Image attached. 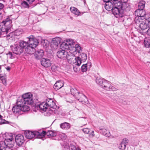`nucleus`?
I'll use <instances>...</instances> for the list:
<instances>
[{
  "instance_id": "nucleus-1",
  "label": "nucleus",
  "mask_w": 150,
  "mask_h": 150,
  "mask_svg": "<svg viewBox=\"0 0 150 150\" xmlns=\"http://www.w3.org/2000/svg\"><path fill=\"white\" fill-rule=\"evenodd\" d=\"M74 42L71 39H68L62 42L60 45V48L66 49L71 51V52H74L75 51H79L81 50V47L78 44H76L75 46H73Z\"/></svg>"
},
{
  "instance_id": "nucleus-2",
  "label": "nucleus",
  "mask_w": 150,
  "mask_h": 150,
  "mask_svg": "<svg viewBox=\"0 0 150 150\" xmlns=\"http://www.w3.org/2000/svg\"><path fill=\"white\" fill-rule=\"evenodd\" d=\"M29 39L28 45L27 46L25 50L30 54H32L35 52V48L38 45V42L34 38L33 35H31L28 38Z\"/></svg>"
},
{
  "instance_id": "nucleus-3",
  "label": "nucleus",
  "mask_w": 150,
  "mask_h": 150,
  "mask_svg": "<svg viewBox=\"0 0 150 150\" xmlns=\"http://www.w3.org/2000/svg\"><path fill=\"white\" fill-rule=\"evenodd\" d=\"M113 4L114 6L111 10L112 13L117 18L122 17L123 16V14L122 10L121 9L120 2L118 0H113Z\"/></svg>"
},
{
  "instance_id": "nucleus-4",
  "label": "nucleus",
  "mask_w": 150,
  "mask_h": 150,
  "mask_svg": "<svg viewBox=\"0 0 150 150\" xmlns=\"http://www.w3.org/2000/svg\"><path fill=\"white\" fill-rule=\"evenodd\" d=\"M13 137L11 135L10 138L6 139L4 142H0V150H4V149L8 150L7 147L11 148L13 146L14 142Z\"/></svg>"
},
{
  "instance_id": "nucleus-5",
  "label": "nucleus",
  "mask_w": 150,
  "mask_h": 150,
  "mask_svg": "<svg viewBox=\"0 0 150 150\" xmlns=\"http://www.w3.org/2000/svg\"><path fill=\"white\" fill-rule=\"evenodd\" d=\"M33 95L30 93H27L22 95V97L20 99H18L21 103L25 104L32 105L33 101L32 98Z\"/></svg>"
},
{
  "instance_id": "nucleus-6",
  "label": "nucleus",
  "mask_w": 150,
  "mask_h": 150,
  "mask_svg": "<svg viewBox=\"0 0 150 150\" xmlns=\"http://www.w3.org/2000/svg\"><path fill=\"white\" fill-rule=\"evenodd\" d=\"M80 51L74 52H71V51H69V52L68 53L66 58L68 63L71 64L77 63V58L75 56V54L77 53H79Z\"/></svg>"
},
{
  "instance_id": "nucleus-7",
  "label": "nucleus",
  "mask_w": 150,
  "mask_h": 150,
  "mask_svg": "<svg viewBox=\"0 0 150 150\" xmlns=\"http://www.w3.org/2000/svg\"><path fill=\"white\" fill-rule=\"evenodd\" d=\"M121 2H120L121 5L120 8L121 10H122L123 16L124 14L126 12L129 11L131 9L130 6V4L127 3V0H121Z\"/></svg>"
},
{
  "instance_id": "nucleus-8",
  "label": "nucleus",
  "mask_w": 150,
  "mask_h": 150,
  "mask_svg": "<svg viewBox=\"0 0 150 150\" xmlns=\"http://www.w3.org/2000/svg\"><path fill=\"white\" fill-rule=\"evenodd\" d=\"M148 25L145 20L140 23L139 26L140 33L143 35L146 34L147 29L149 27Z\"/></svg>"
},
{
  "instance_id": "nucleus-9",
  "label": "nucleus",
  "mask_w": 150,
  "mask_h": 150,
  "mask_svg": "<svg viewBox=\"0 0 150 150\" xmlns=\"http://www.w3.org/2000/svg\"><path fill=\"white\" fill-rule=\"evenodd\" d=\"M17 105L14 106L12 108V111L14 114L17 115H19L22 114L21 109L20 105H21V103L19 100H17Z\"/></svg>"
},
{
  "instance_id": "nucleus-10",
  "label": "nucleus",
  "mask_w": 150,
  "mask_h": 150,
  "mask_svg": "<svg viewBox=\"0 0 150 150\" xmlns=\"http://www.w3.org/2000/svg\"><path fill=\"white\" fill-rule=\"evenodd\" d=\"M77 63L76 65L79 66L81 64L82 62L86 61L87 59V56L86 54L81 53L78 57H77Z\"/></svg>"
},
{
  "instance_id": "nucleus-11",
  "label": "nucleus",
  "mask_w": 150,
  "mask_h": 150,
  "mask_svg": "<svg viewBox=\"0 0 150 150\" xmlns=\"http://www.w3.org/2000/svg\"><path fill=\"white\" fill-rule=\"evenodd\" d=\"M13 52L16 54H20L23 52V50L18 44H15L11 47Z\"/></svg>"
},
{
  "instance_id": "nucleus-12",
  "label": "nucleus",
  "mask_w": 150,
  "mask_h": 150,
  "mask_svg": "<svg viewBox=\"0 0 150 150\" xmlns=\"http://www.w3.org/2000/svg\"><path fill=\"white\" fill-rule=\"evenodd\" d=\"M129 140L127 138L123 139L119 144L118 148L120 150H125L128 144Z\"/></svg>"
},
{
  "instance_id": "nucleus-13",
  "label": "nucleus",
  "mask_w": 150,
  "mask_h": 150,
  "mask_svg": "<svg viewBox=\"0 0 150 150\" xmlns=\"http://www.w3.org/2000/svg\"><path fill=\"white\" fill-rule=\"evenodd\" d=\"M15 142L17 145H22L25 142L23 136L20 134L17 135L15 137Z\"/></svg>"
},
{
  "instance_id": "nucleus-14",
  "label": "nucleus",
  "mask_w": 150,
  "mask_h": 150,
  "mask_svg": "<svg viewBox=\"0 0 150 150\" xmlns=\"http://www.w3.org/2000/svg\"><path fill=\"white\" fill-rule=\"evenodd\" d=\"M8 30L2 22L0 23V37L1 36L5 37L6 36Z\"/></svg>"
},
{
  "instance_id": "nucleus-15",
  "label": "nucleus",
  "mask_w": 150,
  "mask_h": 150,
  "mask_svg": "<svg viewBox=\"0 0 150 150\" xmlns=\"http://www.w3.org/2000/svg\"><path fill=\"white\" fill-rule=\"evenodd\" d=\"M79 95V97H77L76 99L83 104H88V101L86 97L82 93H80Z\"/></svg>"
},
{
  "instance_id": "nucleus-16",
  "label": "nucleus",
  "mask_w": 150,
  "mask_h": 150,
  "mask_svg": "<svg viewBox=\"0 0 150 150\" xmlns=\"http://www.w3.org/2000/svg\"><path fill=\"white\" fill-rule=\"evenodd\" d=\"M60 49L61 50H59L57 52V56L58 58L61 59H64L65 57L66 58L68 52H66L64 50H67L62 48Z\"/></svg>"
},
{
  "instance_id": "nucleus-17",
  "label": "nucleus",
  "mask_w": 150,
  "mask_h": 150,
  "mask_svg": "<svg viewBox=\"0 0 150 150\" xmlns=\"http://www.w3.org/2000/svg\"><path fill=\"white\" fill-rule=\"evenodd\" d=\"M45 102L47 107H50L53 109H55L57 108L55 103L52 99L48 98L47 99Z\"/></svg>"
},
{
  "instance_id": "nucleus-18",
  "label": "nucleus",
  "mask_w": 150,
  "mask_h": 150,
  "mask_svg": "<svg viewBox=\"0 0 150 150\" xmlns=\"http://www.w3.org/2000/svg\"><path fill=\"white\" fill-rule=\"evenodd\" d=\"M41 65L45 67H48L51 65L50 60L47 59L43 58L41 61Z\"/></svg>"
},
{
  "instance_id": "nucleus-19",
  "label": "nucleus",
  "mask_w": 150,
  "mask_h": 150,
  "mask_svg": "<svg viewBox=\"0 0 150 150\" xmlns=\"http://www.w3.org/2000/svg\"><path fill=\"white\" fill-rule=\"evenodd\" d=\"M135 15L136 16H139L141 17H143L145 16L146 15V12L145 11L142 9L138 8L136 10L135 12Z\"/></svg>"
},
{
  "instance_id": "nucleus-20",
  "label": "nucleus",
  "mask_w": 150,
  "mask_h": 150,
  "mask_svg": "<svg viewBox=\"0 0 150 150\" xmlns=\"http://www.w3.org/2000/svg\"><path fill=\"white\" fill-rule=\"evenodd\" d=\"M12 23L11 20L8 18H6L2 22L7 28V29L8 30L12 27Z\"/></svg>"
},
{
  "instance_id": "nucleus-21",
  "label": "nucleus",
  "mask_w": 150,
  "mask_h": 150,
  "mask_svg": "<svg viewBox=\"0 0 150 150\" xmlns=\"http://www.w3.org/2000/svg\"><path fill=\"white\" fill-rule=\"evenodd\" d=\"M33 132L35 137L37 138H40L44 137L46 134V132L43 130L42 132L35 131Z\"/></svg>"
},
{
  "instance_id": "nucleus-22",
  "label": "nucleus",
  "mask_w": 150,
  "mask_h": 150,
  "mask_svg": "<svg viewBox=\"0 0 150 150\" xmlns=\"http://www.w3.org/2000/svg\"><path fill=\"white\" fill-rule=\"evenodd\" d=\"M99 130L100 133L105 136L109 137L110 136V132L108 130L103 128L102 127H100Z\"/></svg>"
},
{
  "instance_id": "nucleus-23",
  "label": "nucleus",
  "mask_w": 150,
  "mask_h": 150,
  "mask_svg": "<svg viewBox=\"0 0 150 150\" xmlns=\"http://www.w3.org/2000/svg\"><path fill=\"white\" fill-rule=\"evenodd\" d=\"M44 55V52L42 50H38L35 52V56L37 59H40Z\"/></svg>"
},
{
  "instance_id": "nucleus-24",
  "label": "nucleus",
  "mask_w": 150,
  "mask_h": 150,
  "mask_svg": "<svg viewBox=\"0 0 150 150\" xmlns=\"http://www.w3.org/2000/svg\"><path fill=\"white\" fill-rule=\"evenodd\" d=\"M64 86V84L62 82L60 81H57L53 86V88L56 90H58Z\"/></svg>"
},
{
  "instance_id": "nucleus-25",
  "label": "nucleus",
  "mask_w": 150,
  "mask_h": 150,
  "mask_svg": "<svg viewBox=\"0 0 150 150\" xmlns=\"http://www.w3.org/2000/svg\"><path fill=\"white\" fill-rule=\"evenodd\" d=\"M37 108H39L41 110L44 111H46L48 109V107L45 102H42L38 105Z\"/></svg>"
},
{
  "instance_id": "nucleus-26",
  "label": "nucleus",
  "mask_w": 150,
  "mask_h": 150,
  "mask_svg": "<svg viewBox=\"0 0 150 150\" xmlns=\"http://www.w3.org/2000/svg\"><path fill=\"white\" fill-rule=\"evenodd\" d=\"M114 6V4L113 3L111 2H108L105 3V8L108 11H111Z\"/></svg>"
},
{
  "instance_id": "nucleus-27",
  "label": "nucleus",
  "mask_w": 150,
  "mask_h": 150,
  "mask_svg": "<svg viewBox=\"0 0 150 150\" xmlns=\"http://www.w3.org/2000/svg\"><path fill=\"white\" fill-rule=\"evenodd\" d=\"M111 84L110 82L107 80H105L104 83L101 87L106 90L109 91L110 87L111 86Z\"/></svg>"
},
{
  "instance_id": "nucleus-28",
  "label": "nucleus",
  "mask_w": 150,
  "mask_h": 150,
  "mask_svg": "<svg viewBox=\"0 0 150 150\" xmlns=\"http://www.w3.org/2000/svg\"><path fill=\"white\" fill-rule=\"evenodd\" d=\"M24 135L26 138L28 139H31L35 137L33 132L29 131H25L24 132Z\"/></svg>"
},
{
  "instance_id": "nucleus-29",
  "label": "nucleus",
  "mask_w": 150,
  "mask_h": 150,
  "mask_svg": "<svg viewBox=\"0 0 150 150\" xmlns=\"http://www.w3.org/2000/svg\"><path fill=\"white\" fill-rule=\"evenodd\" d=\"M61 128L62 129L67 130L69 129L71 127L70 124L67 122H64L62 123H61L60 125Z\"/></svg>"
},
{
  "instance_id": "nucleus-30",
  "label": "nucleus",
  "mask_w": 150,
  "mask_h": 150,
  "mask_svg": "<svg viewBox=\"0 0 150 150\" xmlns=\"http://www.w3.org/2000/svg\"><path fill=\"white\" fill-rule=\"evenodd\" d=\"M70 91L71 94L75 97L76 99H77V97L80 96L79 92L76 89L71 88H70Z\"/></svg>"
},
{
  "instance_id": "nucleus-31",
  "label": "nucleus",
  "mask_w": 150,
  "mask_h": 150,
  "mask_svg": "<svg viewBox=\"0 0 150 150\" xmlns=\"http://www.w3.org/2000/svg\"><path fill=\"white\" fill-rule=\"evenodd\" d=\"M29 41L27 42H26L24 41H21L18 44L20 47H21L22 49L23 50L24 48L25 49V48H27V46L28 45V42Z\"/></svg>"
},
{
  "instance_id": "nucleus-32",
  "label": "nucleus",
  "mask_w": 150,
  "mask_h": 150,
  "mask_svg": "<svg viewBox=\"0 0 150 150\" xmlns=\"http://www.w3.org/2000/svg\"><path fill=\"white\" fill-rule=\"evenodd\" d=\"M25 104L24 103H21V105H20L21 109V112H26L30 110L29 107Z\"/></svg>"
},
{
  "instance_id": "nucleus-33",
  "label": "nucleus",
  "mask_w": 150,
  "mask_h": 150,
  "mask_svg": "<svg viewBox=\"0 0 150 150\" xmlns=\"http://www.w3.org/2000/svg\"><path fill=\"white\" fill-rule=\"evenodd\" d=\"M70 11L74 14L79 16L80 14V12L79 11L77 8L74 7H71L70 8Z\"/></svg>"
},
{
  "instance_id": "nucleus-34",
  "label": "nucleus",
  "mask_w": 150,
  "mask_h": 150,
  "mask_svg": "<svg viewBox=\"0 0 150 150\" xmlns=\"http://www.w3.org/2000/svg\"><path fill=\"white\" fill-rule=\"evenodd\" d=\"M18 31H16L13 32H11L8 35H7V37H9L12 38H15L17 36H19L20 35L19 34H18Z\"/></svg>"
},
{
  "instance_id": "nucleus-35",
  "label": "nucleus",
  "mask_w": 150,
  "mask_h": 150,
  "mask_svg": "<svg viewBox=\"0 0 150 150\" xmlns=\"http://www.w3.org/2000/svg\"><path fill=\"white\" fill-rule=\"evenodd\" d=\"M144 43L146 47H150V38H145L144 40Z\"/></svg>"
},
{
  "instance_id": "nucleus-36",
  "label": "nucleus",
  "mask_w": 150,
  "mask_h": 150,
  "mask_svg": "<svg viewBox=\"0 0 150 150\" xmlns=\"http://www.w3.org/2000/svg\"><path fill=\"white\" fill-rule=\"evenodd\" d=\"M146 2L143 0L140 1L138 3L139 8L144 9L145 7Z\"/></svg>"
},
{
  "instance_id": "nucleus-37",
  "label": "nucleus",
  "mask_w": 150,
  "mask_h": 150,
  "mask_svg": "<svg viewBox=\"0 0 150 150\" xmlns=\"http://www.w3.org/2000/svg\"><path fill=\"white\" fill-rule=\"evenodd\" d=\"M46 132V134L48 136L54 137L56 135V132L51 130Z\"/></svg>"
},
{
  "instance_id": "nucleus-38",
  "label": "nucleus",
  "mask_w": 150,
  "mask_h": 150,
  "mask_svg": "<svg viewBox=\"0 0 150 150\" xmlns=\"http://www.w3.org/2000/svg\"><path fill=\"white\" fill-rule=\"evenodd\" d=\"M105 80H103L99 78H97L96 79V82L98 84L102 87L104 83Z\"/></svg>"
},
{
  "instance_id": "nucleus-39",
  "label": "nucleus",
  "mask_w": 150,
  "mask_h": 150,
  "mask_svg": "<svg viewBox=\"0 0 150 150\" xmlns=\"http://www.w3.org/2000/svg\"><path fill=\"white\" fill-rule=\"evenodd\" d=\"M142 17L139 16H136L135 18L134 21L137 24L139 25L140 23H141V22L144 21V20H142Z\"/></svg>"
},
{
  "instance_id": "nucleus-40",
  "label": "nucleus",
  "mask_w": 150,
  "mask_h": 150,
  "mask_svg": "<svg viewBox=\"0 0 150 150\" xmlns=\"http://www.w3.org/2000/svg\"><path fill=\"white\" fill-rule=\"evenodd\" d=\"M22 6L24 8H28L29 7V4L25 1H23L21 3Z\"/></svg>"
},
{
  "instance_id": "nucleus-41",
  "label": "nucleus",
  "mask_w": 150,
  "mask_h": 150,
  "mask_svg": "<svg viewBox=\"0 0 150 150\" xmlns=\"http://www.w3.org/2000/svg\"><path fill=\"white\" fill-rule=\"evenodd\" d=\"M87 64H83L81 67L82 71L83 72H86L87 70Z\"/></svg>"
},
{
  "instance_id": "nucleus-42",
  "label": "nucleus",
  "mask_w": 150,
  "mask_h": 150,
  "mask_svg": "<svg viewBox=\"0 0 150 150\" xmlns=\"http://www.w3.org/2000/svg\"><path fill=\"white\" fill-rule=\"evenodd\" d=\"M0 79L2 81L4 85H6V82L5 77L4 76L0 75Z\"/></svg>"
},
{
  "instance_id": "nucleus-43",
  "label": "nucleus",
  "mask_w": 150,
  "mask_h": 150,
  "mask_svg": "<svg viewBox=\"0 0 150 150\" xmlns=\"http://www.w3.org/2000/svg\"><path fill=\"white\" fill-rule=\"evenodd\" d=\"M2 116L0 115V124H5L6 123L5 122H6V121L4 119H3L2 118Z\"/></svg>"
},
{
  "instance_id": "nucleus-44",
  "label": "nucleus",
  "mask_w": 150,
  "mask_h": 150,
  "mask_svg": "<svg viewBox=\"0 0 150 150\" xmlns=\"http://www.w3.org/2000/svg\"><path fill=\"white\" fill-rule=\"evenodd\" d=\"M117 90V89L115 87L112 86L111 84V86H110V89L109 91H116Z\"/></svg>"
},
{
  "instance_id": "nucleus-45",
  "label": "nucleus",
  "mask_w": 150,
  "mask_h": 150,
  "mask_svg": "<svg viewBox=\"0 0 150 150\" xmlns=\"http://www.w3.org/2000/svg\"><path fill=\"white\" fill-rule=\"evenodd\" d=\"M7 55H8V57L10 59H12L14 57L13 56L12 52H8V53L7 54Z\"/></svg>"
},
{
  "instance_id": "nucleus-46",
  "label": "nucleus",
  "mask_w": 150,
  "mask_h": 150,
  "mask_svg": "<svg viewBox=\"0 0 150 150\" xmlns=\"http://www.w3.org/2000/svg\"><path fill=\"white\" fill-rule=\"evenodd\" d=\"M82 131L85 134H88L89 132V129L88 128L83 129H82Z\"/></svg>"
},
{
  "instance_id": "nucleus-47",
  "label": "nucleus",
  "mask_w": 150,
  "mask_h": 150,
  "mask_svg": "<svg viewBox=\"0 0 150 150\" xmlns=\"http://www.w3.org/2000/svg\"><path fill=\"white\" fill-rule=\"evenodd\" d=\"M54 42H55V47H57L58 45V42H57L56 40V39H55V40H54L52 41V42L54 43Z\"/></svg>"
},
{
  "instance_id": "nucleus-48",
  "label": "nucleus",
  "mask_w": 150,
  "mask_h": 150,
  "mask_svg": "<svg viewBox=\"0 0 150 150\" xmlns=\"http://www.w3.org/2000/svg\"><path fill=\"white\" fill-rule=\"evenodd\" d=\"M147 23H148V25L149 27H150V17H149L147 19H145Z\"/></svg>"
},
{
  "instance_id": "nucleus-49",
  "label": "nucleus",
  "mask_w": 150,
  "mask_h": 150,
  "mask_svg": "<svg viewBox=\"0 0 150 150\" xmlns=\"http://www.w3.org/2000/svg\"><path fill=\"white\" fill-rule=\"evenodd\" d=\"M147 34V35L150 36V27L149 28V29L147 30L146 32V34Z\"/></svg>"
},
{
  "instance_id": "nucleus-50",
  "label": "nucleus",
  "mask_w": 150,
  "mask_h": 150,
  "mask_svg": "<svg viewBox=\"0 0 150 150\" xmlns=\"http://www.w3.org/2000/svg\"><path fill=\"white\" fill-rule=\"evenodd\" d=\"M30 4H32L35 1V0H26Z\"/></svg>"
},
{
  "instance_id": "nucleus-51",
  "label": "nucleus",
  "mask_w": 150,
  "mask_h": 150,
  "mask_svg": "<svg viewBox=\"0 0 150 150\" xmlns=\"http://www.w3.org/2000/svg\"><path fill=\"white\" fill-rule=\"evenodd\" d=\"M73 69L74 71L75 72H77L78 70L77 68L76 67V66H75L74 65L73 66Z\"/></svg>"
},
{
  "instance_id": "nucleus-52",
  "label": "nucleus",
  "mask_w": 150,
  "mask_h": 150,
  "mask_svg": "<svg viewBox=\"0 0 150 150\" xmlns=\"http://www.w3.org/2000/svg\"><path fill=\"white\" fill-rule=\"evenodd\" d=\"M4 5L3 4L0 3V10L3 8Z\"/></svg>"
},
{
  "instance_id": "nucleus-53",
  "label": "nucleus",
  "mask_w": 150,
  "mask_h": 150,
  "mask_svg": "<svg viewBox=\"0 0 150 150\" xmlns=\"http://www.w3.org/2000/svg\"><path fill=\"white\" fill-rule=\"evenodd\" d=\"M92 137H93L95 134H94V132L93 131H92L90 134H89Z\"/></svg>"
},
{
  "instance_id": "nucleus-54",
  "label": "nucleus",
  "mask_w": 150,
  "mask_h": 150,
  "mask_svg": "<svg viewBox=\"0 0 150 150\" xmlns=\"http://www.w3.org/2000/svg\"><path fill=\"white\" fill-rule=\"evenodd\" d=\"M76 149V147L74 146H72L71 147L70 149L69 150H75Z\"/></svg>"
},
{
  "instance_id": "nucleus-55",
  "label": "nucleus",
  "mask_w": 150,
  "mask_h": 150,
  "mask_svg": "<svg viewBox=\"0 0 150 150\" xmlns=\"http://www.w3.org/2000/svg\"><path fill=\"white\" fill-rule=\"evenodd\" d=\"M10 69H11L10 67H7L6 68V69L8 71L10 70Z\"/></svg>"
},
{
  "instance_id": "nucleus-56",
  "label": "nucleus",
  "mask_w": 150,
  "mask_h": 150,
  "mask_svg": "<svg viewBox=\"0 0 150 150\" xmlns=\"http://www.w3.org/2000/svg\"><path fill=\"white\" fill-rule=\"evenodd\" d=\"M75 150H81L79 148H76V147Z\"/></svg>"
},
{
  "instance_id": "nucleus-57",
  "label": "nucleus",
  "mask_w": 150,
  "mask_h": 150,
  "mask_svg": "<svg viewBox=\"0 0 150 150\" xmlns=\"http://www.w3.org/2000/svg\"><path fill=\"white\" fill-rule=\"evenodd\" d=\"M4 150H7V149H4Z\"/></svg>"
},
{
  "instance_id": "nucleus-58",
  "label": "nucleus",
  "mask_w": 150,
  "mask_h": 150,
  "mask_svg": "<svg viewBox=\"0 0 150 150\" xmlns=\"http://www.w3.org/2000/svg\"><path fill=\"white\" fill-rule=\"evenodd\" d=\"M52 110H50V113H52Z\"/></svg>"
}]
</instances>
